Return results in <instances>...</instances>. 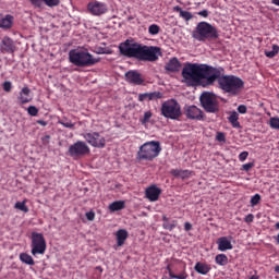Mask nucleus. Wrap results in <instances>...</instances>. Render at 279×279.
Here are the masks:
<instances>
[{"label": "nucleus", "mask_w": 279, "mask_h": 279, "mask_svg": "<svg viewBox=\"0 0 279 279\" xmlns=\"http://www.w3.org/2000/svg\"><path fill=\"white\" fill-rule=\"evenodd\" d=\"M270 2L272 5H277L279 8V0H270Z\"/></svg>", "instance_id": "nucleus-53"}, {"label": "nucleus", "mask_w": 279, "mask_h": 279, "mask_svg": "<svg viewBox=\"0 0 279 279\" xmlns=\"http://www.w3.org/2000/svg\"><path fill=\"white\" fill-rule=\"evenodd\" d=\"M258 204H260V194H255L251 197V206H258Z\"/></svg>", "instance_id": "nucleus-39"}, {"label": "nucleus", "mask_w": 279, "mask_h": 279, "mask_svg": "<svg viewBox=\"0 0 279 279\" xmlns=\"http://www.w3.org/2000/svg\"><path fill=\"white\" fill-rule=\"evenodd\" d=\"M184 112H185L186 119H191L192 121H203L204 120V111H202V109H199L195 105L185 107Z\"/></svg>", "instance_id": "nucleus-13"}, {"label": "nucleus", "mask_w": 279, "mask_h": 279, "mask_svg": "<svg viewBox=\"0 0 279 279\" xmlns=\"http://www.w3.org/2000/svg\"><path fill=\"white\" fill-rule=\"evenodd\" d=\"M162 221L165 223V222L169 221V218L167 216H162Z\"/></svg>", "instance_id": "nucleus-54"}, {"label": "nucleus", "mask_w": 279, "mask_h": 279, "mask_svg": "<svg viewBox=\"0 0 279 279\" xmlns=\"http://www.w3.org/2000/svg\"><path fill=\"white\" fill-rule=\"evenodd\" d=\"M247 156H250V153H247V151H242V153L239 155V160H240V162H245V160H247Z\"/></svg>", "instance_id": "nucleus-43"}, {"label": "nucleus", "mask_w": 279, "mask_h": 279, "mask_svg": "<svg viewBox=\"0 0 279 279\" xmlns=\"http://www.w3.org/2000/svg\"><path fill=\"white\" fill-rule=\"evenodd\" d=\"M244 221L245 223H252V221H254V216L252 214H248L247 216H245Z\"/></svg>", "instance_id": "nucleus-46"}, {"label": "nucleus", "mask_w": 279, "mask_h": 279, "mask_svg": "<svg viewBox=\"0 0 279 279\" xmlns=\"http://www.w3.org/2000/svg\"><path fill=\"white\" fill-rule=\"evenodd\" d=\"M157 99H162V93L151 92L138 95V101H157Z\"/></svg>", "instance_id": "nucleus-18"}, {"label": "nucleus", "mask_w": 279, "mask_h": 279, "mask_svg": "<svg viewBox=\"0 0 279 279\" xmlns=\"http://www.w3.org/2000/svg\"><path fill=\"white\" fill-rule=\"evenodd\" d=\"M173 12H179V16L183 19V21L189 22L193 20V13L182 10L180 5L173 7Z\"/></svg>", "instance_id": "nucleus-27"}, {"label": "nucleus", "mask_w": 279, "mask_h": 279, "mask_svg": "<svg viewBox=\"0 0 279 279\" xmlns=\"http://www.w3.org/2000/svg\"><path fill=\"white\" fill-rule=\"evenodd\" d=\"M2 88H3L4 93H10L12 90V82L5 81L2 84Z\"/></svg>", "instance_id": "nucleus-41"}, {"label": "nucleus", "mask_w": 279, "mask_h": 279, "mask_svg": "<svg viewBox=\"0 0 279 279\" xmlns=\"http://www.w3.org/2000/svg\"><path fill=\"white\" fill-rule=\"evenodd\" d=\"M20 260L23 262L25 265H31V266L36 265V262H34V258L32 257V255L27 253H21Z\"/></svg>", "instance_id": "nucleus-30"}, {"label": "nucleus", "mask_w": 279, "mask_h": 279, "mask_svg": "<svg viewBox=\"0 0 279 279\" xmlns=\"http://www.w3.org/2000/svg\"><path fill=\"white\" fill-rule=\"evenodd\" d=\"M192 38L198 40V43L217 40L219 38V31L208 22H199L192 33Z\"/></svg>", "instance_id": "nucleus-4"}, {"label": "nucleus", "mask_w": 279, "mask_h": 279, "mask_svg": "<svg viewBox=\"0 0 279 279\" xmlns=\"http://www.w3.org/2000/svg\"><path fill=\"white\" fill-rule=\"evenodd\" d=\"M69 155L72 158H82L83 156H88L90 154V147L84 141H77L69 147Z\"/></svg>", "instance_id": "nucleus-10"}, {"label": "nucleus", "mask_w": 279, "mask_h": 279, "mask_svg": "<svg viewBox=\"0 0 279 279\" xmlns=\"http://www.w3.org/2000/svg\"><path fill=\"white\" fill-rule=\"evenodd\" d=\"M269 125L271 130H279V118H270Z\"/></svg>", "instance_id": "nucleus-38"}, {"label": "nucleus", "mask_w": 279, "mask_h": 279, "mask_svg": "<svg viewBox=\"0 0 279 279\" xmlns=\"http://www.w3.org/2000/svg\"><path fill=\"white\" fill-rule=\"evenodd\" d=\"M31 93L32 89H29V87L22 88L17 97V101L21 104V106H25V104H29V101H32V98L29 97Z\"/></svg>", "instance_id": "nucleus-20"}, {"label": "nucleus", "mask_w": 279, "mask_h": 279, "mask_svg": "<svg viewBox=\"0 0 279 279\" xmlns=\"http://www.w3.org/2000/svg\"><path fill=\"white\" fill-rule=\"evenodd\" d=\"M275 228L276 230H279V222H276Z\"/></svg>", "instance_id": "nucleus-56"}, {"label": "nucleus", "mask_w": 279, "mask_h": 279, "mask_svg": "<svg viewBox=\"0 0 279 279\" xmlns=\"http://www.w3.org/2000/svg\"><path fill=\"white\" fill-rule=\"evenodd\" d=\"M198 16H203V19H208V10L199 11Z\"/></svg>", "instance_id": "nucleus-48"}, {"label": "nucleus", "mask_w": 279, "mask_h": 279, "mask_svg": "<svg viewBox=\"0 0 279 279\" xmlns=\"http://www.w3.org/2000/svg\"><path fill=\"white\" fill-rule=\"evenodd\" d=\"M125 78L129 84H134L135 86H142L145 84V78L138 73V71L130 70L125 73Z\"/></svg>", "instance_id": "nucleus-15"}, {"label": "nucleus", "mask_w": 279, "mask_h": 279, "mask_svg": "<svg viewBox=\"0 0 279 279\" xmlns=\"http://www.w3.org/2000/svg\"><path fill=\"white\" fill-rule=\"evenodd\" d=\"M258 271H254V275H252L248 279H259Z\"/></svg>", "instance_id": "nucleus-50"}, {"label": "nucleus", "mask_w": 279, "mask_h": 279, "mask_svg": "<svg viewBox=\"0 0 279 279\" xmlns=\"http://www.w3.org/2000/svg\"><path fill=\"white\" fill-rule=\"evenodd\" d=\"M279 53V46L278 45H272V50L270 51H265L266 58H276Z\"/></svg>", "instance_id": "nucleus-34"}, {"label": "nucleus", "mask_w": 279, "mask_h": 279, "mask_svg": "<svg viewBox=\"0 0 279 279\" xmlns=\"http://www.w3.org/2000/svg\"><path fill=\"white\" fill-rule=\"evenodd\" d=\"M82 136L92 147H97L98 149L106 147V137L99 134V132L83 133Z\"/></svg>", "instance_id": "nucleus-11"}, {"label": "nucleus", "mask_w": 279, "mask_h": 279, "mask_svg": "<svg viewBox=\"0 0 279 279\" xmlns=\"http://www.w3.org/2000/svg\"><path fill=\"white\" fill-rule=\"evenodd\" d=\"M87 10L93 16H101L108 12V5L104 2L92 1L87 4Z\"/></svg>", "instance_id": "nucleus-12"}, {"label": "nucleus", "mask_w": 279, "mask_h": 279, "mask_svg": "<svg viewBox=\"0 0 279 279\" xmlns=\"http://www.w3.org/2000/svg\"><path fill=\"white\" fill-rule=\"evenodd\" d=\"M116 238H117L118 247L125 245V241H128V230L125 229L118 230L116 233Z\"/></svg>", "instance_id": "nucleus-26"}, {"label": "nucleus", "mask_w": 279, "mask_h": 279, "mask_svg": "<svg viewBox=\"0 0 279 279\" xmlns=\"http://www.w3.org/2000/svg\"><path fill=\"white\" fill-rule=\"evenodd\" d=\"M34 8H43V3L48 5V8H56L60 5V0H28Z\"/></svg>", "instance_id": "nucleus-19"}, {"label": "nucleus", "mask_w": 279, "mask_h": 279, "mask_svg": "<svg viewBox=\"0 0 279 279\" xmlns=\"http://www.w3.org/2000/svg\"><path fill=\"white\" fill-rule=\"evenodd\" d=\"M181 68L182 63H180V60H178V58L170 59L165 66L166 71H169L170 73H178Z\"/></svg>", "instance_id": "nucleus-21"}, {"label": "nucleus", "mask_w": 279, "mask_h": 279, "mask_svg": "<svg viewBox=\"0 0 279 279\" xmlns=\"http://www.w3.org/2000/svg\"><path fill=\"white\" fill-rule=\"evenodd\" d=\"M121 56L125 58H135L141 62H156L162 56V49L158 46H146L138 43H132L130 39L119 45Z\"/></svg>", "instance_id": "nucleus-2"}, {"label": "nucleus", "mask_w": 279, "mask_h": 279, "mask_svg": "<svg viewBox=\"0 0 279 279\" xmlns=\"http://www.w3.org/2000/svg\"><path fill=\"white\" fill-rule=\"evenodd\" d=\"M86 218L88 221H95V214L93 211L86 213Z\"/></svg>", "instance_id": "nucleus-47"}, {"label": "nucleus", "mask_w": 279, "mask_h": 279, "mask_svg": "<svg viewBox=\"0 0 279 279\" xmlns=\"http://www.w3.org/2000/svg\"><path fill=\"white\" fill-rule=\"evenodd\" d=\"M223 72H221L218 77H216V81H218L219 88L223 90L225 93H229V95L236 96L241 93L243 89V86H245V83L241 77H238L235 75H222Z\"/></svg>", "instance_id": "nucleus-3"}, {"label": "nucleus", "mask_w": 279, "mask_h": 279, "mask_svg": "<svg viewBox=\"0 0 279 279\" xmlns=\"http://www.w3.org/2000/svg\"><path fill=\"white\" fill-rule=\"evenodd\" d=\"M31 254L33 256H43L45 252H47V241L45 240V235L43 233L33 232L31 235Z\"/></svg>", "instance_id": "nucleus-9"}, {"label": "nucleus", "mask_w": 279, "mask_h": 279, "mask_svg": "<svg viewBox=\"0 0 279 279\" xmlns=\"http://www.w3.org/2000/svg\"><path fill=\"white\" fill-rule=\"evenodd\" d=\"M96 53H98V54H104V53H106V50H104V48H98V49L96 50Z\"/></svg>", "instance_id": "nucleus-52"}, {"label": "nucleus", "mask_w": 279, "mask_h": 279, "mask_svg": "<svg viewBox=\"0 0 279 279\" xmlns=\"http://www.w3.org/2000/svg\"><path fill=\"white\" fill-rule=\"evenodd\" d=\"M217 245L219 252H228V250H232V242L229 241L228 236H221L217 240Z\"/></svg>", "instance_id": "nucleus-22"}, {"label": "nucleus", "mask_w": 279, "mask_h": 279, "mask_svg": "<svg viewBox=\"0 0 279 279\" xmlns=\"http://www.w3.org/2000/svg\"><path fill=\"white\" fill-rule=\"evenodd\" d=\"M170 173L174 178H180L181 180H189V178H191V175H193V171L182 170V169H172L170 171Z\"/></svg>", "instance_id": "nucleus-24"}, {"label": "nucleus", "mask_w": 279, "mask_h": 279, "mask_svg": "<svg viewBox=\"0 0 279 279\" xmlns=\"http://www.w3.org/2000/svg\"><path fill=\"white\" fill-rule=\"evenodd\" d=\"M14 26V16L12 14H0V29H12Z\"/></svg>", "instance_id": "nucleus-17"}, {"label": "nucleus", "mask_w": 279, "mask_h": 279, "mask_svg": "<svg viewBox=\"0 0 279 279\" xmlns=\"http://www.w3.org/2000/svg\"><path fill=\"white\" fill-rule=\"evenodd\" d=\"M69 60L74 66H93L99 62V59H96L89 52L81 50H71L69 52Z\"/></svg>", "instance_id": "nucleus-6"}, {"label": "nucleus", "mask_w": 279, "mask_h": 279, "mask_svg": "<svg viewBox=\"0 0 279 279\" xmlns=\"http://www.w3.org/2000/svg\"><path fill=\"white\" fill-rule=\"evenodd\" d=\"M223 68H213L208 64L187 63L182 70V77L187 84L213 86Z\"/></svg>", "instance_id": "nucleus-1"}, {"label": "nucleus", "mask_w": 279, "mask_h": 279, "mask_svg": "<svg viewBox=\"0 0 279 279\" xmlns=\"http://www.w3.org/2000/svg\"><path fill=\"white\" fill-rule=\"evenodd\" d=\"M184 230H185V232H189V231L193 230V225H191V222H185L184 223Z\"/></svg>", "instance_id": "nucleus-49"}, {"label": "nucleus", "mask_w": 279, "mask_h": 279, "mask_svg": "<svg viewBox=\"0 0 279 279\" xmlns=\"http://www.w3.org/2000/svg\"><path fill=\"white\" fill-rule=\"evenodd\" d=\"M254 167V162L244 163L242 166V171H250Z\"/></svg>", "instance_id": "nucleus-45"}, {"label": "nucleus", "mask_w": 279, "mask_h": 279, "mask_svg": "<svg viewBox=\"0 0 279 279\" xmlns=\"http://www.w3.org/2000/svg\"><path fill=\"white\" fill-rule=\"evenodd\" d=\"M229 123L232 128H241V122H239V113L236 111H231L228 118Z\"/></svg>", "instance_id": "nucleus-28"}, {"label": "nucleus", "mask_w": 279, "mask_h": 279, "mask_svg": "<svg viewBox=\"0 0 279 279\" xmlns=\"http://www.w3.org/2000/svg\"><path fill=\"white\" fill-rule=\"evenodd\" d=\"M194 269L197 274H201L202 276H206L207 274L210 272V265L202 262H197L194 266Z\"/></svg>", "instance_id": "nucleus-25"}, {"label": "nucleus", "mask_w": 279, "mask_h": 279, "mask_svg": "<svg viewBox=\"0 0 279 279\" xmlns=\"http://www.w3.org/2000/svg\"><path fill=\"white\" fill-rule=\"evenodd\" d=\"M238 112H240V114H246L247 113V107L245 105H240L238 107Z\"/></svg>", "instance_id": "nucleus-44"}, {"label": "nucleus", "mask_w": 279, "mask_h": 279, "mask_svg": "<svg viewBox=\"0 0 279 279\" xmlns=\"http://www.w3.org/2000/svg\"><path fill=\"white\" fill-rule=\"evenodd\" d=\"M148 34H150V36H158V34H160V26L157 24H151L148 27Z\"/></svg>", "instance_id": "nucleus-35"}, {"label": "nucleus", "mask_w": 279, "mask_h": 279, "mask_svg": "<svg viewBox=\"0 0 279 279\" xmlns=\"http://www.w3.org/2000/svg\"><path fill=\"white\" fill-rule=\"evenodd\" d=\"M161 114L166 119H172L175 121L182 117V108L175 99H170L161 105Z\"/></svg>", "instance_id": "nucleus-8"}, {"label": "nucleus", "mask_w": 279, "mask_h": 279, "mask_svg": "<svg viewBox=\"0 0 279 279\" xmlns=\"http://www.w3.org/2000/svg\"><path fill=\"white\" fill-rule=\"evenodd\" d=\"M276 274H279V265L275 267Z\"/></svg>", "instance_id": "nucleus-55"}, {"label": "nucleus", "mask_w": 279, "mask_h": 279, "mask_svg": "<svg viewBox=\"0 0 279 279\" xmlns=\"http://www.w3.org/2000/svg\"><path fill=\"white\" fill-rule=\"evenodd\" d=\"M175 226H178V220H172L171 222L168 220L162 223L163 230H169V232L175 229Z\"/></svg>", "instance_id": "nucleus-33"}, {"label": "nucleus", "mask_w": 279, "mask_h": 279, "mask_svg": "<svg viewBox=\"0 0 279 279\" xmlns=\"http://www.w3.org/2000/svg\"><path fill=\"white\" fill-rule=\"evenodd\" d=\"M199 101L203 110L209 114H216L219 112V98L217 95L210 92H203L199 96Z\"/></svg>", "instance_id": "nucleus-7"}, {"label": "nucleus", "mask_w": 279, "mask_h": 279, "mask_svg": "<svg viewBox=\"0 0 279 279\" xmlns=\"http://www.w3.org/2000/svg\"><path fill=\"white\" fill-rule=\"evenodd\" d=\"M60 125H63V128H68L69 130H73L75 128V124L66 119H62L59 121Z\"/></svg>", "instance_id": "nucleus-36"}, {"label": "nucleus", "mask_w": 279, "mask_h": 279, "mask_svg": "<svg viewBox=\"0 0 279 279\" xmlns=\"http://www.w3.org/2000/svg\"><path fill=\"white\" fill-rule=\"evenodd\" d=\"M27 201L17 202L15 203L14 208H16V210H22V213H29V208L25 205Z\"/></svg>", "instance_id": "nucleus-32"}, {"label": "nucleus", "mask_w": 279, "mask_h": 279, "mask_svg": "<svg viewBox=\"0 0 279 279\" xmlns=\"http://www.w3.org/2000/svg\"><path fill=\"white\" fill-rule=\"evenodd\" d=\"M216 141H218V143H226V133L218 132L216 135Z\"/></svg>", "instance_id": "nucleus-42"}, {"label": "nucleus", "mask_w": 279, "mask_h": 279, "mask_svg": "<svg viewBox=\"0 0 279 279\" xmlns=\"http://www.w3.org/2000/svg\"><path fill=\"white\" fill-rule=\"evenodd\" d=\"M167 271L169 272L170 278L173 279H187L189 272H186V264H183L182 271L179 275H175L173 270L171 269V265H168L166 267Z\"/></svg>", "instance_id": "nucleus-23"}, {"label": "nucleus", "mask_w": 279, "mask_h": 279, "mask_svg": "<svg viewBox=\"0 0 279 279\" xmlns=\"http://www.w3.org/2000/svg\"><path fill=\"white\" fill-rule=\"evenodd\" d=\"M161 194L162 190H160V187H157L156 185H150L145 191L146 198L149 202H158Z\"/></svg>", "instance_id": "nucleus-16"}, {"label": "nucleus", "mask_w": 279, "mask_h": 279, "mask_svg": "<svg viewBox=\"0 0 279 279\" xmlns=\"http://www.w3.org/2000/svg\"><path fill=\"white\" fill-rule=\"evenodd\" d=\"M16 51V43L14 39L4 36L0 41V52L1 53H14Z\"/></svg>", "instance_id": "nucleus-14"}, {"label": "nucleus", "mask_w": 279, "mask_h": 279, "mask_svg": "<svg viewBox=\"0 0 279 279\" xmlns=\"http://www.w3.org/2000/svg\"><path fill=\"white\" fill-rule=\"evenodd\" d=\"M125 208V201H116L109 205V210L111 213H117L118 210H123Z\"/></svg>", "instance_id": "nucleus-29"}, {"label": "nucleus", "mask_w": 279, "mask_h": 279, "mask_svg": "<svg viewBox=\"0 0 279 279\" xmlns=\"http://www.w3.org/2000/svg\"><path fill=\"white\" fill-rule=\"evenodd\" d=\"M37 123L38 125H43L44 128L47 125V121L45 120H38Z\"/></svg>", "instance_id": "nucleus-51"}, {"label": "nucleus", "mask_w": 279, "mask_h": 279, "mask_svg": "<svg viewBox=\"0 0 279 279\" xmlns=\"http://www.w3.org/2000/svg\"><path fill=\"white\" fill-rule=\"evenodd\" d=\"M27 112L31 117H37L38 116V108H36V106H29L27 108Z\"/></svg>", "instance_id": "nucleus-40"}, {"label": "nucleus", "mask_w": 279, "mask_h": 279, "mask_svg": "<svg viewBox=\"0 0 279 279\" xmlns=\"http://www.w3.org/2000/svg\"><path fill=\"white\" fill-rule=\"evenodd\" d=\"M151 117H153L151 111H146L144 113V117L141 119L142 125H145V124L149 123V119H151Z\"/></svg>", "instance_id": "nucleus-37"}, {"label": "nucleus", "mask_w": 279, "mask_h": 279, "mask_svg": "<svg viewBox=\"0 0 279 279\" xmlns=\"http://www.w3.org/2000/svg\"><path fill=\"white\" fill-rule=\"evenodd\" d=\"M216 265H220V267H226L228 265V255L226 254H218L215 257Z\"/></svg>", "instance_id": "nucleus-31"}, {"label": "nucleus", "mask_w": 279, "mask_h": 279, "mask_svg": "<svg viewBox=\"0 0 279 279\" xmlns=\"http://www.w3.org/2000/svg\"><path fill=\"white\" fill-rule=\"evenodd\" d=\"M161 151H162V147L160 146V142L158 141L146 142L142 146H140V149L137 150V154H136V160H148L149 162H151V160L160 156Z\"/></svg>", "instance_id": "nucleus-5"}]
</instances>
